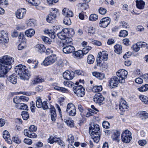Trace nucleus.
<instances>
[{"label": "nucleus", "mask_w": 148, "mask_h": 148, "mask_svg": "<svg viewBox=\"0 0 148 148\" xmlns=\"http://www.w3.org/2000/svg\"><path fill=\"white\" fill-rule=\"evenodd\" d=\"M14 59L8 55H5L0 58V77H3L12 68Z\"/></svg>", "instance_id": "obj_1"}, {"label": "nucleus", "mask_w": 148, "mask_h": 148, "mask_svg": "<svg viewBox=\"0 0 148 148\" xmlns=\"http://www.w3.org/2000/svg\"><path fill=\"white\" fill-rule=\"evenodd\" d=\"M14 70L22 79H28L30 77V72L27 69L26 67L24 65L19 64L15 66Z\"/></svg>", "instance_id": "obj_2"}, {"label": "nucleus", "mask_w": 148, "mask_h": 148, "mask_svg": "<svg viewBox=\"0 0 148 148\" xmlns=\"http://www.w3.org/2000/svg\"><path fill=\"white\" fill-rule=\"evenodd\" d=\"M79 83L76 82L73 88L74 93L78 96L83 97L85 94V90L82 86L79 85Z\"/></svg>", "instance_id": "obj_3"}, {"label": "nucleus", "mask_w": 148, "mask_h": 148, "mask_svg": "<svg viewBox=\"0 0 148 148\" xmlns=\"http://www.w3.org/2000/svg\"><path fill=\"white\" fill-rule=\"evenodd\" d=\"M127 71L123 69L119 70L116 72L117 76L119 78V83H124L125 82V79L127 78Z\"/></svg>", "instance_id": "obj_4"}, {"label": "nucleus", "mask_w": 148, "mask_h": 148, "mask_svg": "<svg viewBox=\"0 0 148 148\" xmlns=\"http://www.w3.org/2000/svg\"><path fill=\"white\" fill-rule=\"evenodd\" d=\"M57 59L56 55L52 54L46 58L42 64L45 66L50 65L54 63Z\"/></svg>", "instance_id": "obj_5"}, {"label": "nucleus", "mask_w": 148, "mask_h": 148, "mask_svg": "<svg viewBox=\"0 0 148 148\" xmlns=\"http://www.w3.org/2000/svg\"><path fill=\"white\" fill-rule=\"evenodd\" d=\"M131 132L128 130H126L122 133L121 139L122 141L125 143H129L132 139Z\"/></svg>", "instance_id": "obj_6"}, {"label": "nucleus", "mask_w": 148, "mask_h": 148, "mask_svg": "<svg viewBox=\"0 0 148 148\" xmlns=\"http://www.w3.org/2000/svg\"><path fill=\"white\" fill-rule=\"evenodd\" d=\"M66 111L70 116H74L76 114L75 107L72 103H69L67 104Z\"/></svg>", "instance_id": "obj_7"}, {"label": "nucleus", "mask_w": 148, "mask_h": 148, "mask_svg": "<svg viewBox=\"0 0 148 148\" xmlns=\"http://www.w3.org/2000/svg\"><path fill=\"white\" fill-rule=\"evenodd\" d=\"M53 30L46 29L44 32L45 33L48 34L51 38L54 39L55 37V32L59 30L60 28L59 25H56L53 27Z\"/></svg>", "instance_id": "obj_8"}, {"label": "nucleus", "mask_w": 148, "mask_h": 148, "mask_svg": "<svg viewBox=\"0 0 148 148\" xmlns=\"http://www.w3.org/2000/svg\"><path fill=\"white\" fill-rule=\"evenodd\" d=\"M99 126L97 124H94L89 128V132L91 136L92 135H99L100 134Z\"/></svg>", "instance_id": "obj_9"}, {"label": "nucleus", "mask_w": 148, "mask_h": 148, "mask_svg": "<svg viewBox=\"0 0 148 148\" xmlns=\"http://www.w3.org/2000/svg\"><path fill=\"white\" fill-rule=\"evenodd\" d=\"M147 44L144 42H138L136 44L133 45L132 47V49L135 52H138L140 48L145 47L147 46Z\"/></svg>", "instance_id": "obj_10"}, {"label": "nucleus", "mask_w": 148, "mask_h": 148, "mask_svg": "<svg viewBox=\"0 0 148 148\" xmlns=\"http://www.w3.org/2000/svg\"><path fill=\"white\" fill-rule=\"evenodd\" d=\"M9 41L8 34L4 30L0 31V43H7Z\"/></svg>", "instance_id": "obj_11"}, {"label": "nucleus", "mask_w": 148, "mask_h": 148, "mask_svg": "<svg viewBox=\"0 0 148 148\" xmlns=\"http://www.w3.org/2000/svg\"><path fill=\"white\" fill-rule=\"evenodd\" d=\"M111 19L108 17L103 18L100 21L99 24L100 27L106 28L110 24Z\"/></svg>", "instance_id": "obj_12"}, {"label": "nucleus", "mask_w": 148, "mask_h": 148, "mask_svg": "<svg viewBox=\"0 0 148 148\" xmlns=\"http://www.w3.org/2000/svg\"><path fill=\"white\" fill-rule=\"evenodd\" d=\"M104 99V98L103 96L99 93L95 94L93 97L94 101L96 103L99 104L100 105L103 104L102 102Z\"/></svg>", "instance_id": "obj_13"}, {"label": "nucleus", "mask_w": 148, "mask_h": 148, "mask_svg": "<svg viewBox=\"0 0 148 148\" xmlns=\"http://www.w3.org/2000/svg\"><path fill=\"white\" fill-rule=\"evenodd\" d=\"M109 82V85L112 88H114L117 86L119 82V79L116 77H113L110 79Z\"/></svg>", "instance_id": "obj_14"}, {"label": "nucleus", "mask_w": 148, "mask_h": 148, "mask_svg": "<svg viewBox=\"0 0 148 148\" xmlns=\"http://www.w3.org/2000/svg\"><path fill=\"white\" fill-rule=\"evenodd\" d=\"M128 106L126 101L123 99H121L120 102L119 109L123 112L127 110Z\"/></svg>", "instance_id": "obj_15"}, {"label": "nucleus", "mask_w": 148, "mask_h": 148, "mask_svg": "<svg viewBox=\"0 0 148 148\" xmlns=\"http://www.w3.org/2000/svg\"><path fill=\"white\" fill-rule=\"evenodd\" d=\"M26 10L25 8L18 10L16 13V17L19 19L23 18L26 13Z\"/></svg>", "instance_id": "obj_16"}, {"label": "nucleus", "mask_w": 148, "mask_h": 148, "mask_svg": "<svg viewBox=\"0 0 148 148\" xmlns=\"http://www.w3.org/2000/svg\"><path fill=\"white\" fill-rule=\"evenodd\" d=\"M75 50L74 47L72 45H64L63 51L65 53H70L73 52Z\"/></svg>", "instance_id": "obj_17"}, {"label": "nucleus", "mask_w": 148, "mask_h": 148, "mask_svg": "<svg viewBox=\"0 0 148 148\" xmlns=\"http://www.w3.org/2000/svg\"><path fill=\"white\" fill-rule=\"evenodd\" d=\"M74 73L67 71L64 72L63 74L64 78L66 79L71 80L74 77Z\"/></svg>", "instance_id": "obj_18"}, {"label": "nucleus", "mask_w": 148, "mask_h": 148, "mask_svg": "<svg viewBox=\"0 0 148 148\" xmlns=\"http://www.w3.org/2000/svg\"><path fill=\"white\" fill-rule=\"evenodd\" d=\"M108 54L106 51H104L102 52H100L97 55L98 58H100L102 60H107L108 59Z\"/></svg>", "instance_id": "obj_19"}, {"label": "nucleus", "mask_w": 148, "mask_h": 148, "mask_svg": "<svg viewBox=\"0 0 148 148\" xmlns=\"http://www.w3.org/2000/svg\"><path fill=\"white\" fill-rule=\"evenodd\" d=\"M120 132L119 131L117 130H114L112 135V138L113 140L119 142L120 140Z\"/></svg>", "instance_id": "obj_20"}, {"label": "nucleus", "mask_w": 148, "mask_h": 148, "mask_svg": "<svg viewBox=\"0 0 148 148\" xmlns=\"http://www.w3.org/2000/svg\"><path fill=\"white\" fill-rule=\"evenodd\" d=\"M24 134L25 135L31 138H35L37 137V135L35 133L32 132L29 130H28L27 129L24 130Z\"/></svg>", "instance_id": "obj_21"}, {"label": "nucleus", "mask_w": 148, "mask_h": 148, "mask_svg": "<svg viewBox=\"0 0 148 148\" xmlns=\"http://www.w3.org/2000/svg\"><path fill=\"white\" fill-rule=\"evenodd\" d=\"M72 56L75 58L81 59L83 57L84 55L83 51L81 50H78L77 51L73 52L72 53Z\"/></svg>", "instance_id": "obj_22"}, {"label": "nucleus", "mask_w": 148, "mask_h": 148, "mask_svg": "<svg viewBox=\"0 0 148 148\" xmlns=\"http://www.w3.org/2000/svg\"><path fill=\"white\" fill-rule=\"evenodd\" d=\"M62 14L65 16L68 17H72L73 16V12L69 9L64 8L62 10Z\"/></svg>", "instance_id": "obj_23"}, {"label": "nucleus", "mask_w": 148, "mask_h": 148, "mask_svg": "<svg viewBox=\"0 0 148 148\" xmlns=\"http://www.w3.org/2000/svg\"><path fill=\"white\" fill-rule=\"evenodd\" d=\"M44 81V79L39 76H37L32 80L31 82V85H34Z\"/></svg>", "instance_id": "obj_24"}, {"label": "nucleus", "mask_w": 148, "mask_h": 148, "mask_svg": "<svg viewBox=\"0 0 148 148\" xmlns=\"http://www.w3.org/2000/svg\"><path fill=\"white\" fill-rule=\"evenodd\" d=\"M8 81L15 84L17 83V76L14 73L9 76L7 78Z\"/></svg>", "instance_id": "obj_25"}, {"label": "nucleus", "mask_w": 148, "mask_h": 148, "mask_svg": "<svg viewBox=\"0 0 148 148\" xmlns=\"http://www.w3.org/2000/svg\"><path fill=\"white\" fill-rule=\"evenodd\" d=\"M50 110L51 120L53 121H54L56 119V110L53 106H51L50 108Z\"/></svg>", "instance_id": "obj_26"}, {"label": "nucleus", "mask_w": 148, "mask_h": 148, "mask_svg": "<svg viewBox=\"0 0 148 148\" xmlns=\"http://www.w3.org/2000/svg\"><path fill=\"white\" fill-rule=\"evenodd\" d=\"M92 75L100 80H102L105 77V75L102 73L94 72L92 73Z\"/></svg>", "instance_id": "obj_27"}, {"label": "nucleus", "mask_w": 148, "mask_h": 148, "mask_svg": "<svg viewBox=\"0 0 148 148\" xmlns=\"http://www.w3.org/2000/svg\"><path fill=\"white\" fill-rule=\"evenodd\" d=\"M35 48L36 50L40 53L44 52L46 49L45 46L42 44L37 45L35 46Z\"/></svg>", "instance_id": "obj_28"}, {"label": "nucleus", "mask_w": 148, "mask_h": 148, "mask_svg": "<svg viewBox=\"0 0 148 148\" xmlns=\"http://www.w3.org/2000/svg\"><path fill=\"white\" fill-rule=\"evenodd\" d=\"M136 5L137 8L139 9H143L144 8L145 3L143 0H136Z\"/></svg>", "instance_id": "obj_29"}, {"label": "nucleus", "mask_w": 148, "mask_h": 148, "mask_svg": "<svg viewBox=\"0 0 148 148\" xmlns=\"http://www.w3.org/2000/svg\"><path fill=\"white\" fill-rule=\"evenodd\" d=\"M26 23L27 26L29 27H34L36 25V21L34 19H30L27 20L26 21Z\"/></svg>", "instance_id": "obj_30"}, {"label": "nucleus", "mask_w": 148, "mask_h": 148, "mask_svg": "<svg viewBox=\"0 0 148 148\" xmlns=\"http://www.w3.org/2000/svg\"><path fill=\"white\" fill-rule=\"evenodd\" d=\"M35 32L33 29H29L25 32V35L28 37L31 38L35 34Z\"/></svg>", "instance_id": "obj_31"}, {"label": "nucleus", "mask_w": 148, "mask_h": 148, "mask_svg": "<svg viewBox=\"0 0 148 148\" xmlns=\"http://www.w3.org/2000/svg\"><path fill=\"white\" fill-rule=\"evenodd\" d=\"M64 31L67 33V35L70 37H72L75 34L74 29L71 28H65Z\"/></svg>", "instance_id": "obj_32"}, {"label": "nucleus", "mask_w": 148, "mask_h": 148, "mask_svg": "<svg viewBox=\"0 0 148 148\" xmlns=\"http://www.w3.org/2000/svg\"><path fill=\"white\" fill-rule=\"evenodd\" d=\"M15 107L19 110H27L28 107L24 103H20L15 105Z\"/></svg>", "instance_id": "obj_33"}, {"label": "nucleus", "mask_w": 148, "mask_h": 148, "mask_svg": "<svg viewBox=\"0 0 148 148\" xmlns=\"http://www.w3.org/2000/svg\"><path fill=\"white\" fill-rule=\"evenodd\" d=\"M57 36L59 38L63 40L67 37V35L66 33L64 31V29L61 32L57 34Z\"/></svg>", "instance_id": "obj_34"}, {"label": "nucleus", "mask_w": 148, "mask_h": 148, "mask_svg": "<svg viewBox=\"0 0 148 148\" xmlns=\"http://www.w3.org/2000/svg\"><path fill=\"white\" fill-rule=\"evenodd\" d=\"M114 51L118 54H120L122 52V46L119 44H116L114 46Z\"/></svg>", "instance_id": "obj_35"}, {"label": "nucleus", "mask_w": 148, "mask_h": 148, "mask_svg": "<svg viewBox=\"0 0 148 148\" xmlns=\"http://www.w3.org/2000/svg\"><path fill=\"white\" fill-rule=\"evenodd\" d=\"M58 138L55 135H53L50 136L48 139V142L51 144H53L54 143H56Z\"/></svg>", "instance_id": "obj_36"}, {"label": "nucleus", "mask_w": 148, "mask_h": 148, "mask_svg": "<svg viewBox=\"0 0 148 148\" xmlns=\"http://www.w3.org/2000/svg\"><path fill=\"white\" fill-rule=\"evenodd\" d=\"M27 27L25 24L24 23H21L17 25L16 27V29L19 31H21L25 29Z\"/></svg>", "instance_id": "obj_37"}, {"label": "nucleus", "mask_w": 148, "mask_h": 148, "mask_svg": "<svg viewBox=\"0 0 148 148\" xmlns=\"http://www.w3.org/2000/svg\"><path fill=\"white\" fill-rule=\"evenodd\" d=\"M139 98L140 100L144 104H148V97L143 95H140Z\"/></svg>", "instance_id": "obj_38"}, {"label": "nucleus", "mask_w": 148, "mask_h": 148, "mask_svg": "<svg viewBox=\"0 0 148 148\" xmlns=\"http://www.w3.org/2000/svg\"><path fill=\"white\" fill-rule=\"evenodd\" d=\"M56 17L54 15H52L49 14L47 18H46L47 21L49 23H51L53 22V21L56 18Z\"/></svg>", "instance_id": "obj_39"}, {"label": "nucleus", "mask_w": 148, "mask_h": 148, "mask_svg": "<svg viewBox=\"0 0 148 148\" xmlns=\"http://www.w3.org/2000/svg\"><path fill=\"white\" fill-rule=\"evenodd\" d=\"M98 18L97 15L96 14H91L89 17L88 19L89 21H95L97 20Z\"/></svg>", "instance_id": "obj_40"}, {"label": "nucleus", "mask_w": 148, "mask_h": 148, "mask_svg": "<svg viewBox=\"0 0 148 148\" xmlns=\"http://www.w3.org/2000/svg\"><path fill=\"white\" fill-rule=\"evenodd\" d=\"M95 61V58L94 56L92 55H88L87 58V62L89 64H92Z\"/></svg>", "instance_id": "obj_41"}, {"label": "nucleus", "mask_w": 148, "mask_h": 148, "mask_svg": "<svg viewBox=\"0 0 148 148\" xmlns=\"http://www.w3.org/2000/svg\"><path fill=\"white\" fill-rule=\"evenodd\" d=\"M54 89L56 90L61 91L62 92L68 93L69 92V90L63 87L56 86L54 87Z\"/></svg>", "instance_id": "obj_42"}, {"label": "nucleus", "mask_w": 148, "mask_h": 148, "mask_svg": "<svg viewBox=\"0 0 148 148\" xmlns=\"http://www.w3.org/2000/svg\"><path fill=\"white\" fill-rule=\"evenodd\" d=\"M102 90V86L101 85L95 86L92 88V90L94 92H98L101 91Z\"/></svg>", "instance_id": "obj_43"}, {"label": "nucleus", "mask_w": 148, "mask_h": 148, "mask_svg": "<svg viewBox=\"0 0 148 148\" xmlns=\"http://www.w3.org/2000/svg\"><path fill=\"white\" fill-rule=\"evenodd\" d=\"M3 137L6 141L10 140V136L9 132L6 131H4L3 133Z\"/></svg>", "instance_id": "obj_44"}, {"label": "nucleus", "mask_w": 148, "mask_h": 148, "mask_svg": "<svg viewBox=\"0 0 148 148\" xmlns=\"http://www.w3.org/2000/svg\"><path fill=\"white\" fill-rule=\"evenodd\" d=\"M64 122L68 126L71 127H73L74 126V121L71 119L64 120Z\"/></svg>", "instance_id": "obj_45"}, {"label": "nucleus", "mask_w": 148, "mask_h": 148, "mask_svg": "<svg viewBox=\"0 0 148 148\" xmlns=\"http://www.w3.org/2000/svg\"><path fill=\"white\" fill-rule=\"evenodd\" d=\"M42 102L40 97H38L36 98V106L38 108H41L42 106Z\"/></svg>", "instance_id": "obj_46"}, {"label": "nucleus", "mask_w": 148, "mask_h": 148, "mask_svg": "<svg viewBox=\"0 0 148 148\" xmlns=\"http://www.w3.org/2000/svg\"><path fill=\"white\" fill-rule=\"evenodd\" d=\"M138 90L140 91L145 92L148 90V84L143 85L140 87L138 88Z\"/></svg>", "instance_id": "obj_47"}, {"label": "nucleus", "mask_w": 148, "mask_h": 148, "mask_svg": "<svg viewBox=\"0 0 148 148\" xmlns=\"http://www.w3.org/2000/svg\"><path fill=\"white\" fill-rule=\"evenodd\" d=\"M78 108L79 111L80 112V114L82 117H84L85 116L84 112L85 110L83 109L82 106L80 104L78 105Z\"/></svg>", "instance_id": "obj_48"}, {"label": "nucleus", "mask_w": 148, "mask_h": 148, "mask_svg": "<svg viewBox=\"0 0 148 148\" xmlns=\"http://www.w3.org/2000/svg\"><path fill=\"white\" fill-rule=\"evenodd\" d=\"M63 23L66 25H69L71 24V21L69 17H65L63 20Z\"/></svg>", "instance_id": "obj_49"}, {"label": "nucleus", "mask_w": 148, "mask_h": 148, "mask_svg": "<svg viewBox=\"0 0 148 148\" xmlns=\"http://www.w3.org/2000/svg\"><path fill=\"white\" fill-rule=\"evenodd\" d=\"M68 138L67 140L69 143H73L74 141V138L72 134H69L67 136Z\"/></svg>", "instance_id": "obj_50"}, {"label": "nucleus", "mask_w": 148, "mask_h": 148, "mask_svg": "<svg viewBox=\"0 0 148 148\" xmlns=\"http://www.w3.org/2000/svg\"><path fill=\"white\" fill-rule=\"evenodd\" d=\"M58 13V9L55 8H51L50 10V14L52 15H53L55 16L56 17Z\"/></svg>", "instance_id": "obj_51"}, {"label": "nucleus", "mask_w": 148, "mask_h": 148, "mask_svg": "<svg viewBox=\"0 0 148 148\" xmlns=\"http://www.w3.org/2000/svg\"><path fill=\"white\" fill-rule=\"evenodd\" d=\"M78 6L82 8V9L83 10H86L88 9L89 6L86 3H79Z\"/></svg>", "instance_id": "obj_52"}, {"label": "nucleus", "mask_w": 148, "mask_h": 148, "mask_svg": "<svg viewBox=\"0 0 148 148\" xmlns=\"http://www.w3.org/2000/svg\"><path fill=\"white\" fill-rule=\"evenodd\" d=\"M139 116L142 118H144L146 119L148 118V113L145 111H141L139 113Z\"/></svg>", "instance_id": "obj_53"}, {"label": "nucleus", "mask_w": 148, "mask_h": 148, "mask_svg": "<svg viewBox=\"0 0 148 148\" xmlns=\"http://www.w3.org/2000/svg\"><path fill=\"white\" fill-rule=\"evenodd\" d=\"M13 102L16 105L20 103L21 102L20 96L14 97L13 98Z\"/></svg>", "instance_id": "obj_54"}, {"label": "nucleus", "mask_w": 148, "mask_h": 148, "mask_svg": "<svg viewBox=\"0 0 148 148\" xmlns=\"http://www.w3.org/2000/svg\"><path fill=\"white\" fill-rule=\"evenodd\" d=\"M92 48L91 47L89 46H86L83 48L82 50V51H83L84 55H86L87 54Z\"/></svg>", "instance_id": "obj_55"}, {"label": "nucleus", "mask_w": 148, "mask_h": 148, "mask_svg": "<svg viewBox=\"0 0 148 148\" xmlns=\"http://www.w3.org/2000/svg\"><path fill=\"white\" fill-rule=\"evenodd\" d=\"M21 115L24 120H27L29 117V115L28 112L25 111H23L22 112Z\"/></svg>", "instance_id": "obj_56"}, {"label": "nucleus", "mask_w": 148, "mask_h": 148, "mask_svg": "<svg viewBox=\"0 0 148 148\" xmlns=\"http://www.w3.org/2000/svg\"><path fill=\"white\" fill-rule=\"evenodd\" d=\"M64 41V45H65L70 43L72 41V39L71 37H66L63 40Z\"/></svg>", "instance_id": "obj_57"}, {"label": "nucleus", "mask_w": 148, "mask_h": 148, "mask_svg": "<svg viewBox=\"0 0 148 148\" xmlns=\"http://www.w3.org/2000/svg\"><path fill=\"white\" fill-rule=\"evenodd\" d=\"M92 137L93 138L94 141L96 143H98L99 140V138L100 136V134L99 135H96L95 134V135H92Z\"/></svg>", "instance_id": "obj_58"}, {"label": "nucleus", "mask_w": 148, "mask_h": 148, "mask_svg": "<svg viewBox=\"0 0 148 148\" xmlns=\"http://www.w3.org/2000/svg\"><path fill=\"white\" fill-rule=\"evenodd\" d=\"M99 13L102 15H104L107 12V10L105 8L100 7L98 9Z\"/></svg>", "instance_id": "obj_59"}, {"label": "nucleus", "mask_w": 148, "mask_h": 148, "mask_svg": "<svg viewBox=\"0 0 148 148\" xmlns=\"http://www.w3.org/2000/svg\"><path fill=\"white\" fill-rule=\"evenodd\" d=\"M12 141L17 144H20L21 143V140L18 138L17 135L13 136L12 138Z\"/></svg>", "instance_id": "obj_60"}, {"label": "nucleus", "mask_w": 148, "mask_h": 148, "mask_svg": "<svg viewBox=\"0 0 148 148\" xmlns=\"http://www.w3.org/2000/svg\"><path fill=\"white\" fill-rule=\"evenodd\" d=\"M41 38L42 40L45 43H46L49 44H50L51 41L50 40L49 38L45 36H42Z\"/></svg>", "instance_id": "obj_61"}, {"label": "nucleus", "mask_w": 148, "mask_h": 148, "mask_svg": "<svg viewBox=\"0 0 148 148\" xmlns=\"http://www.w3.org/2000/svg\"><path fill=\"white\" fill-rule=\"evenodd\" d=\"M64 85L66 86L69 87H72L73 85L75 86V84L71 81H65L64 82Z\"/></svg>", "instance_id": "obj_62"}, {"label": "nucleus", "mask_w": 148, "mask_h": 148, "mask_svg": "<svg viewBox=\"0 0 148 148\" xmlns=\"http://www.w3.org/2000/svg\"><path fill=\"white\" fill-rule=\"evenodd\" d=\"M128 35V32L125 30H122L120 31L119 36L121 37H125Z\"/></svg>", "instance_id": "obj_63"}, {"label": "nucleus", "mask_w": 148, "mask_h": 148, "mask_svg": "<svg viewBox=\"0 0 148 148\" xmlns=\"http://www.w3.org/2000/svg\"><path fill=\"white\" fill-rule=\"evenodd\" d=\"M138 144L141 146H144L147 143V142L145 140H140L138 141Z\"/></svg>", "instance_id": "obj_64"}]
</instances>
